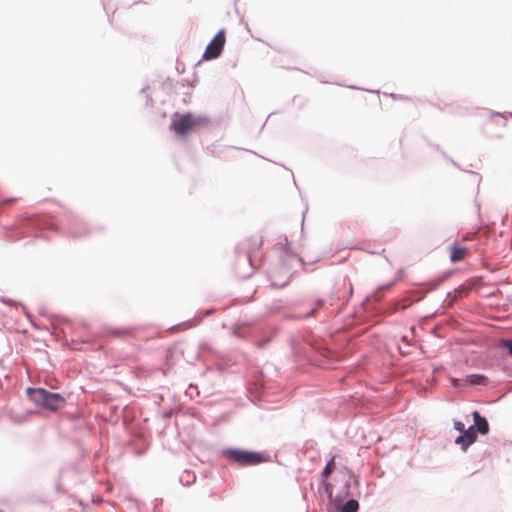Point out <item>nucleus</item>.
<instances>
[{
    "label": "nucleus",
    "instance_id": "11",
    "mask_svg": "<svg viewBox=\"0 0 512 512\" xmlns=\"http://www.w3.org/2000/svg\"><path fill=\"white\" fill-rule=\"evenodd\" d=\"M489 430L488 422L482 417V435L486 434Z\"/></svg>",
    "mask_w": 512,
    "mask_h": 512
},
{
    "label": "nucleus",
    "instance_id": "7",
    "mask_svg": "<svg viewBox=\"0 0 512 512\" xmlns=\"http://www.w3.org/2000/svg\"><path fill=\"white\" fill-rule=\"evenodd\" d=\"M358 508V502L354 499H350L343 505L341 512H356Z\"/></svg>",
    "mask_w": 512,
    "mask_h": 512
},
{
    "label": "nucleus",
    "instance_id": "8",
    "mask_svg": "<svg viewBox=\"0 0 512 512\" xmlns=\"http://www.w3.org/2000/svg\"><path fill=\"white\" fill-rule=\"evenodd\" d=\"M334 469H335V456L332 457V459L327 463V465L323 469L322 477L324 478V480H326L328 478V476L330 474H332Z\"/></svg>",
    "mask_w": 512,
    "mask_h": 512
},
{
    "label": "nucleus",
    "instance_id": "3",
    "mask_svg": "<svg viewBox=\"0 0 512 512\" xmlns=\"http://www.w3.org/2000/svg\"><path fill=\"white\" fill-rule=\"evenodd\" d=\"M223 453L226 459L239 466H254L266 461V458L262 453L253 451L227 449Z\"/></svg>",
    "mask_w": 512,
    "mask_h": 512
},
{
    "label": "nucleus",
    "instance_id": "10",
    "mask_svg": "<svg viewBox=\"0 0 512 512\" xmlns=\"http://www.w3.org/2000/svg\"><path fill=\"white\" fill-rule=\"evenodd\" d=\"M467 381H469L470 384H478V383H480V376L479 375H470L467 377Z\"/></svg>",
    "mask_w": 512,
    "mask_h": 512
},
{
    "label": "nucleus",
    "instance_id": "12",
    "mask_svg": "<svg viewBox=\"0 0 512 512\" xmlns=\"http://www.w3.org/2000/svg\"><path fill=\"white\" fill-rule=\"evenodd\" d=\"M506 347L508 348L509 352L512 354V340L507 342Z\"/></svg>",
    "mask_w": 512,
    "mask_h": 512
},
{
    "label": "nucleus",
    "instance_id": "13",
    "mask_svg": "<svg viewBox=\"0 0 512 512\" xmlns=\"http://www.w3.org/2000/svg\"><path fill=\"white\" fill-rule=\"evenodd\" d=\"M15 200L13 198L7 199L3 202V204H12Z\"/></svg>",
    "mask_w": 512,
    "mask_h": 512
},
{
    "label": "nucleus",
    "instance_id": "6",
    "mask_svg": "<svg viewBox=\"0 0 512 512\" xmlns=\"http://www.w3.org/2000/svg\"><path fill=\"white\" fill-rule=\"evenodd\" d=\"M468 255V249L464 246L452 244L449 247V258L451 262H459L466 258Z\"/></svg>",
    "mask_w": 512,
    "mask_h": 512
},
{
    "label": "nucleus",
    "instance_id": "5",
    "mask_svg": "<svg viewBox=\"0 0 512 512\" xmlns=\"http://www.w3.org/2000/svg\"><path fill=\"white\" fill-rule=\"evenodd\" d=\"M225 31H219L206 47L203 58L205 60L215 59L220 56L225 45Z\"/></svg>",
    "mask_w": 512,
    "mask_h": 512
},
{
    "label": "nucleus",
    "instance_id": "14",
    "mask_svg": "<svg viewBox=\"0 0 512 512\" xmlns=\"http://www.w3.org/2000/svg\"><path fill=\"white\" fill-rule=\"evenodd\" d=\"M117 334H123V335H128L129 334V331L128 330H123L121 332H117Z\"/></svg>",
    "mask_w": 512,
    "mask_h": 512
},
{
    "label": "nucleus",
    "instance_id": "4",
    "mask_svg": "<svg viewBox=\"0 0 512 512\" xmlns=\"http://www.w3.org/2000/svg\"><path fill=\"white\" fill-rule=\"evenodd\" d=\"M200 124V119L194 118L191 114L187 113L181 115L178 119H175L171 124V128L177 135L185 136Z\"/></svg>",
    "mask_w": 512,
    "mask_h": 512
},
{
    "label": "nucleus",
    "instance_id": "1",
    "mask_svg": "<svg viewBox=\"0 0 512 512\" xmlns=\"http://www.w3.org/2000/svg\"><path fill=\"white\" fill-rule=\"evenodd\" d=\"M27 394L36 405L50 411H57L65 404L62 395L49 392L43 388H28Z\"/></svg>",
    "mask_w": 512,
    "mask_h": 512
},
{
    "label": "nucleus",
    "instance_id": "15",
    "mask_svg": "<svg viewBox=\"0 0 512 512\" xmlns=\"http://www.w3.org/2000/svg\"><path fill=\"white\" fill-rule=\"evenodd\" d=\"M0 512H3V511L0 510Z\"/></svg>",
    "mask_w": 512,
    "mask_h": 512
},
{
    "label": "nucleus",
    "instance_id": "2",
    "mask_svg": "<svg viewBox=\"0 0 512 512\" xmlns=\"http://www.w3.org/2000/svg\"><path fill=\"white\" fill-rule=\"evenodd\" d=\"M474 426L468 428L461 422H455L454 427L459 432V435L455 437V444L459 445L460 448L465 451L471 444L477 440V432L480 431V413L478 411L473 412Z\"/></svg>",
    "mask_w": 512,
    "mask_h": 512
},
{
    "label": "nucleus",
    "instance_id": "9",
    "mask_svg": "<svg viewBox=\"0 0 512 512\" xmlns=\"http://www.w3.org/2000/svg\"><path fill=\"white\" fill-rule=\"evenodd\" d=\"M323 306L322 300H317L315 303V307L308 313L307 316L312 317L315 315L316 311L319 310Z\"/></svg>",
    "mask_w": 512,
    "mask_h": 512
}]
</instances>
